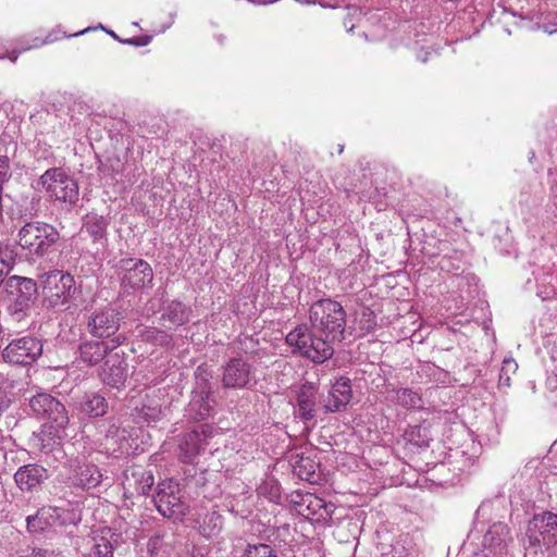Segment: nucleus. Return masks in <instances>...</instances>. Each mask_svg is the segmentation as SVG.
<instances>
[{
  "mask_svg": "<svg viewBox=\"0 0 557 557\" xmlns=\"http://www.w3.org/2000/svg\"><path fill=\"white\" fill-rule=\"evenodd\" d=\"M190 308L178 300H171L161 309V320L170 326H181L189 321Z\"/></svg>",
  "mask_w": 557,
  "mask_h": 557,
  "instance_id": "obj_28",
  "label": "nucleus"
},
{
  "mask_svg": "<svg viewBox=\"0 0 557 557\" xmlns=\"http://www.w3.org/2000/svg\"><path fill=\"white\" fill-rule=\"evenodd\" d=\"M472 557H494V556H493V554L479 548L478 552L473 553Z\"/></svg>",
  "mask_w": 557,
  "mask_h": 557,
  "instance_id": "obj_50",
  "label": "nucleus"
},
{
  "mask_svg": "<svg viewBox=\"0 0 557 557\" xmlns=\"http://www.w3.org/2000/svg\"><path fill=\"white\" fill-rule=\"evenodd\" d=\"M65 429H58L55 424L50 423L37 436V446L41 453L52 455L54 460L61 461L65 458V451L61 446V441Z\"/></svg>",
  "mask_w": 557,
  "mask_h": 557,
  "instance_id": "obj_21",
  "label": "nucleus"
},
{
  "mask_svg": "<svg viewBox=\"0 0 557 557\" xmlns=\"http://www.w3.org/2000/svg\"><path fill=\"white\" fill-rule=\"evenodd\" d=\"M60 238L59 231L40 221L25 223L17 233V245L26 256L37 261L47 256Z\"/></svg>",
  "mask_w": 557,
  "mask_h": 557,
  "instance_id": "obj_3",
  "label": "nucleus"
},
{
  "mask_svg": "<svg viewBox=\"0 0 557 557\" xmlns=\"http://www.w3.org/2000/svg\"><path fill=\"white\" fill-rule=\"evenodd\" d=\"M138 336L143 342L161 347L170 346L173 341V336L170 333L154 326H147L143 329Z\"/></svg>",
  "mask_w": 557,
  "mask_h": 557,
  "instance_id": "obj_32",
  "label": "nucleus"
},
{
  "mask_svg": "<svg viewBox=\"0 0 557 557\" xmlns=\"http://www.w3.org/2000/svg\"><path fill=\"white\" fill-rule=\"evenodd\" d=\"M150 41H151V36H147V35L121 40V42H123V44L132 45L135 47H145Z\"/></svg>",
  "mask_w": 557,
  "mask_h": 557,
  "instance_id": "obj_46",
  "label": "nucleus"
},
{
  "mask_svg": "<svg viewBox=\"0 0 557 557\" xmlns=\"http://www.w3.org/2000/svg\"><path fill=\"white\" fill-rule=\"evenodd\" d=\"M455 255L456 256L454 258L448 257L447 255L441 257L438 260V267L442 271L451 272L453 270L459 269L460 259L458 252H455Z\"/></svg>",
  "mask_w": 557,
  "mask_h": 557,
  "instance_id": "obj_44",
  "label": "nucleus"
},
{
  "mask_svg": "<svg viewBox=\"0 0 557 557\" xmlns=\"http://www.w3.org/2000/svg\"><path fill=\"white\" fill-rule=\"evenodd\" d=\"M239 557H278L274 547L265 543L248 544Z\"/></svg>",
  "mask_w": 557,
  "mask_h": 557,
  "instance_id": "obj_37",
  "label": "nucleus"
},
{
  "mask_svg": "<svg viewBox=\"0 0 557 557\" xmlns=\"http://www.w3.org/2000/svg\"><path fill=\"white\" fill-rule=\"evenodd\" d=\"M99 28H101V29L106 30V32H107L111 37H113L114 39H116V40H119V41H121V40H122V39H120V38L117 37V35H116L114 32L106 29L101 24L99 25Z\"/></svg>",
  "mask_w": 557,
  "mask_h": 557,
  "instance_id": "obj_52",
  "label": "nucleus"
},
{
  "mask_svg": "<svg viewBox=\"0 0 557 557\" xmlns=\"http://www.w3.org/2000/svg\"><path fill=\"white\" fill-rule=\"evenodd\" d=\"M164 416L165 410L156 400L144 401L140 407L136 406L132 412V417L136 422H146L148 424L157 423Z\"/></svg>",
  "mask_w": 557,
  "mask_h": 557,
  "instance_id": "obj_29",
  "label": "nucleus"
},
{
  "mask_svg": "<svg viewBox=\"0 0 557 557\" xmlns=\"http://www.w3.org/2000/svg\"><path fill=\"white\" fill-rule=\"evenodd\" d=\"M534 280L539 288L536 295L542 300H546L556 296V292L550 283V275L545 274L543 277L535 276Z\"/></svg>",
  "mask_w": 557,
  "mask_h": 557,
  "instance_id": "obj_39",
  "label": "nucleus"
},
{
  "mask_svg": "<svg viewBox=\"0 0 557 557\" xmlns=\"http://www.w3.org/2000/svg\"><path fill=\"white\" fill-rule=\"evenodd\" d=\"M351 396L350 379L341 376L332 385L324 407L326 411L338 412L349 404Z\"/></svg>",
  "mask_w": 557,
  "mask_h": 557,
  "instance_id": "obj_24",
  "label": "nucleus"
},
{
  "mask_svg": "<svg viewBox=\"0 0 557 557\" xmlns=\"http://www.w3.org/2000/svg\"><path fill=\"white\" fill-rule=\"evenodd\" d=\"M315 393L310 388H301L297 396L298 414L305 420L314 418L315 412Z\"/></svg>",
  "mask_w": 557,
  "mask_h": 557,
  "instance_id": "obj_31",
  "label": "nucleus"
},
{
  "mask_svg": "<svg viewBox=\"0 0 557 557\" xmlns=\"http://www.w3.org/2000/svg\"><path fill=\"white\" fill-rule=\"evenodd\" d=\"M252 379V367L242 357L231 358L222 368V385L225 388H244Z\"/></svg>",
  "mask_w": 557,
  "mask_h": 557,
  "instance_id": "obj_17",
  "label": "nucleus"
},
{
  "mask_svg": "<svg viewBox=\"0 0 557 557\" xmlns=\"http://www.w3.org/2000/svg\"><path fill=\"white\" fill-rule=\"evenodd\" d=\"M317 469L318 465L309 457L300 456L295 461L294 471L295 473L305 481L315 482L317 481Z\"/></svg>",
  "mask_w": 557,
  "mask_h": 557,
  "instance_id": "obj_36",
  "label": "nucleus"
},
{
  "mask_svg": "<svg viewBox=\"0 0 557 557\" xmlns=\"http://www.w3.org/2000/svg\"><path fill=\"white\" fill-rule=\"evenodd\" d=\"M436 50H434L432 47H424L422 46L418 51H417V59L421 62H426L430 57L432 54H436Z\"/></svg>",
  "mask_w": 557,
  "mask_h": 557,
  "instance_id": "obj_47",
  "label": "nucleus"
},
{
  "mask_svg": "<svg viewBox=\"0 0 557 557\" xmlns=\"http://www.w3.org/2000/svg\"><path fill=\"white\" fill-rule=\"evenodd\" d=\"M8 407V403L4 399V396L0 392V413Z\"/></svg>",
  "mask_w": 557,
  "mask_h": 557,
  "instance_id": "obj_51",
  "label": "nucleus"
},
{
  "mask_svg": "<svg viewBox=\"0 0 557 557\" xmlns=\"http://www.w3.org/2000/svg\"><path fill=\"white\" fill-rule=\"evenodd\" d=\"M69 467V481L77 488L90 490L98 486L102 480V474L99 468L82 459H72L67 463Z\"/></svg>",
  "mask_w": 557,
  "mask_h": 557,
  "instance_id": "obj_15",
  "label": "nucleus"
},
{
  "mask_svg": "<svg viewBox=\"0 0 557 557\" xmlns=\"http://www.w3.org/2000/svg\"><path fill=\"white\" fill-rule=\"evenodd\" d=\"M5 290L10 311L13 314H20L33 304L37 284L32 278L11 276L5 282Z\"/></svg>",
  "mask_w": 557,
  "mask_h": 557,
  "instance_id": "obj_8",
  "label": "nucleus"
},
{
  "mask_svg": "<svg viewBox=\"0 0 557 557\" xmlns=\"http://www.w3.org/2000/svg\"><path fill=\"white\" fill-rule=\"evenodd\" d=\"M29 407L37 417L45 418L58 429H65L70 422L65 406L50 394L38 393L33 396Z\"/></svg>",
  "mask_w": 557,
  "mask_h": 557,
  "instance_id": "obj_9",
  "label": "nucleus"
},
{
  "mask_svg": "<svg viewBox=\"0 0 557 557\" xmlns=\"http://www.w3.org/2000/svg\"><path fill=\"white\" fill-rule=\"evenodd\" d=\"M550 197L554 206L557 208V170L549 171Z\"/></svg>",
  "mask_w": 557,
  "mask_h": 557,
  "instance_id": "obj_45",
  "label": "nucleus"
},
{
  "mask_svg": "<svg viewBox=\"0 0 557 557\" xmlns=\"http://www.w3.org/2000/svg\"><path fill=\"white\" fill-rule=\"evenodd\" d=\"M11 269L3 265V263L0 262V285L4 282L7 275L10 273Z\"/></svg>",
  "mask_w": 557,
  "mask_h": 557,
  "instance_id": "obj_49",
  "label": "nucleus"
},
{
  "mask_svg": "<svg viewBox=\"0 0 557 557\" xmlns=\"http://www.w3.org/2000/svg\"><path fill=\"white\" fill-rule=\"evenodd\" d=\"M99 377L103 384L112 388H122L128 377V364L124 354L109 355L99 372Z\"/></svg>",
  "mask_w": 557,
  "mask_h": 557,
  "instance_id": "obj_18",
  "label": "nucleus"
},
{
  "mask_svg": "<svg viewBox=\"0 0 557 557\" xmlns=\"http://www.w3.org/2000/svg\"><path fill=\"white\" fill-rule=\"evenodd\" d=\"M125 339V336L117 335L110 341H86L79 345V360L87 366H97L106 357L111 355Z\"/></svg>",
  "mask_w": 557,
  "mask_h": 557,
  "instance_id": "obj_16",
  "label": "nucleus"
},
{
  "mask_svg": "<svg viewBox=\"0 0 557 557\" xmlns=\"http://www.w3.org/2000/svg\"><path fill=\"white\" fill-rule=\"evenodd\" d=\"M405 440L419 448L428 447L431 441L430 431L424 425H410L404 435Z\"/></svg>",
  "mask_w": 557,
  "mask_h": 557,
  "instance_id": "obj_34",
  "label": "nucleus"
},
{
  "mask_svg": "<svg viewBox=\"0 0 557 557\" xmlns=\"http://www.w3.org/2000/svg\"><path fill=\"white\" fill-rule=\"evenodd\" d=\"M298 499H294L297 512L310 520L311 522H326L332 518L335 506L332 503H326L323 498L311 494H297Z\"/></svg>",
  "mask_w": 557,
  "mask_h": 557,
  "instance_id": "obj_13",
  "label": "nucleus"
},
{
  "mask_svg": "<svg viewBox=\"0 0 557 557\" xmlns=\"http://www.w3.org/2000/svg\"><path fill=\"white\" fill-rule=\"evenodd\" d=\"M545 32L553 34V33L557 32V29H550L548 27H545Z\"/></svg>",
  "mask_w": 557,
  "mask_h": 557,
  "instance_id": "obj_56",
  "label": "nucleus"
},
{
  "mask_svg": "<svg viewBox=\"0 0 557 557\" xmlns=\"http://www.w3.org/2000/svg\"><path fill=\"white\" fill-rule=\"evenodd\" d=\"M530 544L549 548L557 544V513L549 511L535 515L529 522Z\"/></svg>",
  "mask_w": 557,
  "mask_h": 557,
  "instance_id": "obj_10",
  "label": "nucleus"
},
{
  "mask_svg": "<svg viewBox=\"0 0 557 557\" xmlns=\"http://www.w3.org/2000/svg\"><path fill=\"white\" fill-rule=\"evenodd\" d=\"M17 152V143L2 136L0 138V187L11 178V170L14 165Z\"/></svg>",
  "mask_w": 557,
  "mask_h": 557,
  "instance_id": "obj_25",
  "label": "nucleus"
},
{
  "mask_svg": "<svg viewBox=\"0 0 557 557\" xmlns=\"http://www.w3.org/2000/svg\"><path fill=\"white\" fill-rule=\"evenodd\" d=\"M122 319L121 312L112 307L95 310L88 317L87 331L92 337L110 338L119 331Z\"/></svg>",
  "mask_w": 557,
  "mask_h": 557,
  "instance_id": "obj_12",
  "label": "nucleus"
},
{
  "mask_svg": "<svg viewBox=\"0 0 557 557\" xmlns=\"http://www.w3.org/2000/svg\"><path fill=\"white\" fill-rule=\"evenodd\" d=\"M518 369V363L512 358H505L499 371V384L503 386L510 385V374L515 373Z\"/></svg>",
  "mask_w": 557,
  "mask_h": 557,
  "instance_id": "obj_40",
  "label": "nucleus"
},
{
  "mask_svg": "<svg viewBox=\"0 0 557 557\" xmlns=\"http://www.w3.org/2000/svg\"><path fill=\"white\" fill-rule=\"evenodd\" d=\"M263 490H264V486H262V485L258 487V492H259L260 494H262V493H263Z\"/></svg>",
  "mask_w": 557,
  "mask_h": 557,
  "instance_id": "obj_57",
  "label": "nucleus"
},
{
  "mask_svg": "<svg viewBox=\"0 0 557 557\" xmlns=\"http://www.w3.org/2000/svg\"><path fill=\"white\" fill-rule=\"evenodd\" d=\"M211 433V428L208 424L199 425L186 433L178 445L180 459L185 463H190L200 450L205 448Z\"/></svg>",
  "mask_w": 557,
  "mask_h": 557,
  "instance_id": "obj_19",
  "label": "nucleus"
},
{
  "mask_svg": "<svg viewBox=\"0 0 557 557\" xmlns=\"http://www.w3.org/2000/svg\"><path fill=\"white\" fill-rule=\"evenodd\" d=\"M47 478V469L37 463L24 465L14 473L15 484L22 492L35 491Z\"/></svg>",
  "mask_w": 557,
  "mask_h": 557,
  "instance_id": "obj_22",
  "label": "nucleus"
},
{
  "mask_svg": "<svg viewBox=\"0 0 557 557\" xmlns=\"http://www.w3.org/2000/svg\"><path fill=\"white\" fill-rule=\"evenodd\" d=\"M154 484L153 475L150 472H141L137 482V492L141 495H148Z\"/></svg>",
  "mask_w": 557,
  "mask_h": 557,
  "instance_id": "obj_43",
  "label": "nucleus"
},
{
  "mask_svg": "<svg viewBox=\"0 0 557 557\" xmlns=\"http://www.w3.org/2000/svg\"><path fill=\"white\" fill-rule=\"evenodd\" d=\"M40 198L36 195H33L30 198L29 205L30 209L26 210V212L23 214L24 218L32 219L37 214V207L39 205Z\"/></svg>",
  "mask_w": 557,
  "mask_h": 557,
  "instance_id": "obj_48",
  "label": "nucleus"
},
{
  "mask_svg": "<svg viewBox=\"0 0 557 557\" xmlns=\"http://www.w3.org/2000/svg\"><path fill=\"white\" fill-rule=\"evenodd\" d=\"M311 329L297 325L285 337L293 352L323 363L334 354L332 343L343 338L346 327V311L341 302L331 298L314 301L309 309Z\"/></svg>",
  "mask_w": 557,
  "mask_h": 557,
  "instance_id": "obj_1",
  "label": "nucleus"
},
{
  "mask_svg": "<svg viewBox=\"0 0 557 557\" xmlns=\"http://www.w3.org/2000/svg\"><path fill=\"white\" fill-rule=\"evenodd\" d=\"M99 169L103 176H109L112 181L117 182L125 170V161L119 156L109 157L101 162Z\"/></svg>",
  "mask_w": 557,
  "mask_h": 557,
  "instance_id": "obj_35",
  "label": "nucleus"
},
{
  "mask_svg": "<svg viewBox=\"0 0 557 557\" xmlns=\"http://www.w3.org/2000/svg\"><path fill=\"white\" fill-rule=\"evenodd\" d=\"M49 198L72 209L79 200V188L76 180L62 168H51L44 172L37 181Z\"/></svg>",
  "mask_w": 557,
  "mask_h": 557,
  "instance_id": "obj_4",
  "label": "nucleus"
},
{
  "mask_svg": "<svg viewBox=\"0 0 557 557\" xmlns=\"http://www.w3.org/2000/svg\"><path fill=\"white\" fill-rule=\"evenodd\" d=\"M154 505L163 517L185 513V504L181 499L178 484L173 480L161 482L153 496Z\"/></svg>",
  "mask_w": 557,
  "mask_h": 557,
  "instance_id": "obj_14",
  "label": "nucleus"
},
{
  "mask_svg": "<svg viewBox=\"0 0 557 557\" xmlns=\"http://www.w3.org/2000/svg\"><path fill=\"white\" fill-rule=\"evenodd\" d=\"M3 58H5V55L0 53V59H3Z\"/></svg>",
  "mask_w": 557,
  "mask_h": 557,
  "instance_id": "obj_58",
  "label": "nucleus"
},
{
  "mask_svg": "<svg viewBox=\"0 0 557 557\" xmlns=\"http://www.w3.org/2000/svg\"><path fill=\"white\" fill-rule=\"evenodd\" d=\"M211 393V387L208 381L198 383L197 389L193 392L191 399L186 409L188 418L195 421H201L211 414V411L213 410L210 400Z\"/></svg>",
  "mask_w": 557,
  "mask_h": 557,
  "instance_id": "obj_20",
  "label": "nucleus"
},
{
  "mask_svg": "<svg viewBox=\"0 0 557 557\" xmlns=\"http://www.w3.org/2000/svg\"><path fill=\"white\" fill-rule=\"evenodd\" d=\"M76 409L89 418H99L108 412L109 403L100 393H86L76 404Z\"/></svg>",
  "mask_w": 557,
  "mask_h": 557,
  "instance_id": "obj_26",
  "label": "nucleus"
},
{
  "mask_svg": "<svg viewBox=\"0 0 557 557\" xmlns=\"http://www.w3.org/2000/svg\"><path fill=\"white\" fill-rule=\"evenodd\" d=\"M301 4H315V0H296Z\"/></svg>",
  "mask_w": 557,
  "mask_h": 557,
  "instance_id": "obj_53",
  "label": "nucleus"
},
{
  "mask_svg": "<svg viewBox=\"0 0 557 557\" xmlns=\"http://www.w3.org/2000/svg\"><path fill=\"white\" fill-rule=\"evenodd\" d=\"M89 30H90V28L88 27V28H85V29L79 30L77 33H74L72 35H66L65 33H63L62 37H69V38L70 37H75V36L83 35V34H85V33H87ZM57 33L58 34L61 33L60 29L53 30V32L49 33L45 39L34 38L33 44L23 47L22 50L26 51V50H29V49H33V48H38V47H41L44 45L54 42V41H57V40H59L61 38V36H58Z\"/></svg>",
  "mask_w": 557,
  "mask_h": 557,
  "instance_id": "obj_38",
  "label": "nucleus"
},
{
  "mask_svg": "<svg viewBox=\"0 0 557 557\" xmlns=\"http://www.w3.org/2000/svg\"><path fill=\"white\" fill-rule=\"evenodd\" d=\"M41 354V342L32 336H24L9 343L2 351V357L10 363L26 366L36 361Z\"/></svg>",
  "mask_w": 557,
  "mask_h": 557,
  "instance_id": "obj_11",
  "label": "nucleus"
},
{
  "mask_svg": "<svg viewBox=\"0 0 557 557\" xmlns=\"http://www.w3.org/2000/svg\"><path fill=\"white\" fill-rule=\"evenodd\" d=\"M392 400L406 409H420L423 407V400L418 391L403 387L393 391Z\"/></svg>",
  "mask_w": 557,
  "mask_h": 557,
  "instance_id": "obj_30",
  "label": "nucleus"
},
{
  "mask_svg": "<svg viewBox=\"0 0 557 557\" xmlns=\"http://www.w3.org/2000/svg\"><path fill=\"white\" fill-rule=\"evenodd\" d=\"M17 53L15 51L12 52V54L8 55V58L12 61V62H15L16 59H17Z\"/></svg>",
  "mask_w": 557,
  "mask_h": 557,
  "instance_id": "obj_54",
  "label": "nucleus"
},
{
  "mask_svg": "<svg viewBox=\"0 0 557 557\" xmlns=\"http://www.w3.org/2000/svg\"><path fill=\"white\" fill-rule=\"evenodd\" d=\"M16 256L15 246L10 244L0 245V262L3 263V265L12 270L15 264Z\"/></svg>",
  "mask_w": 557,
  "mask_h": 557,
  "instance_id": "obj_41",
  "label": "nucleus"
},
{
  "mask_svg": "<svg viewBox=\"0 0 557 557\" xmlns=\"http://www.w3.org/2000/svg\"><path fill=\"white\" fill-rule=\"evenodd\" d=\"M492 506L491 503H484L476 510L473 529L468 535V543L493 554L494 557H506L512 537L505 522L488 519Z\"/></svg>",
  "mask_w": 557,
  "mask_h": 557,
  "instance_id": "obj_2",
  "label": "nucleus"
},
{
  "mask_svg": "<svg viewBox=\"0 0 557 557\" xmlns=\"http://www.w3.org/2000/svg\"><path fill=\"white\" fill-rule=\"evenodd\" d=\"M120 540V534L110 528H101L92 532L90 550L86 557H113L114 546Z\"/></svg>",
  "mask_w": 557,
  "mask_h": 557,
  "instance_id": "obj_23",
  "label": "nucleus"
},
{
  "mask_svg": "<svg viewBox=\"0 0 557 557\" xmlns=\"http://www.w3.org/2000/svg\"><path fill=\"white\" fill-rule=\"evenodd\" d=\"M2 191L3 187H0V212H2Z\"/></svg>",
  "mask_w": 557,
  "mask_h": 557,
  "instance_id": "obj_55",
  "label": "nucleus"
},
{
  "mask_svg": "<svg viewBox=\"0 0 557 557\" xmlns=\"http://www.w3.org/2000/svg\"><path fill=\"white\" fill-rule=\"evenodd\" d=\"M115 269L124 290H139L152 283V268L144 259L123 258L116 263Z\"/></svg>",
  "mask_w": 557,
  "mask_h": 557,
  "instance_id": "obj_7",
  "label": "nucleus"
},
{
  "mask_svg": "<svg viewBox=\"0 0 557 557\" xmlns=\"http://www.w3.org/2000/svg\"><path fill=\"white\" fill-rule=\"evenodd\" d=\"M205 523L207 524L205 531L209 528L207 536L215 535L222 529V517L220 513L212 511L206 516Z\"/></svg>",
  "mask_w": 557,
  "mask_h": 557,
  "instance_id": "obj_42",
  "label": "nucleus"
},
{
  "mask_svg": "<svg viewBox=\"0 0 557 557\" xmlns=\"http://www.w3.org/2000/svg\"><path fill=\"white\" fill-rule=\"evenodd\" d=\"M40 283L45 300L51 307L66 304L76 290L74 276L61 270L45 273Z\"/></svg>",
  "mask_w": 557,
  "mask_h": 557,
  "instance_id": "obj_6",
  "label": "nucleus"
},
{
  "mask_svg": "<svg viewBox=\"0 0 557 557\" xmlns=\"http://www.w3.org/2000/svg\"><path fill=\"white\" fill-rule=\"evenodd\" d=\"M107 221L100 215H87L84 223L85 232L92 237L95 242H103L107 236Z\"/></svg>",
  "mask_w": 557,
  "mask_h": 557,
  "instance_id": "obj_33",
  "label": "nucleus"
},
{
  "mask_svg": "<svg viewBox=\"0 0 557 557\" xmlns=\"http://www.w3.org/2000/svg\"><path fill=\"white\" fill-rule=\"evenodd\" d=\"M79 521L81 512L75 508L44 506L26 518V529L29 533H42L58 527L75 525Z\"/></svg>",
  "mask_w": 557,
  "mask_h": 557,
  "instance_id": "obj_5",
  "label": "nucleus"
},
{
  "mask_svg": "<svg viewBox=\"0 0 557 557\" xmlns=\"http://www.w3.org/2000/svg\"><path fill=\"white\" fill-rule=\"evenodd\" d=\"M175 547L174 533L168 530H159L147 542V553L150 557L165 555L169 557Z\"/></svg>",
  "mask_w": 557,
  "mask_h": 557,
  "instance_id": "obj_27",
  "label": "nucleus"
}]
</instances>
